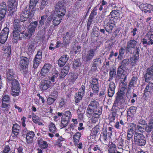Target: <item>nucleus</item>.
I'll return each instance as SVG.
<instances>
[{
	"label": "nucleus",
	"instance_id": "57",
	"mask_svg": "<svg viewBox=\"0 0 153 153\" xmlns=\"http://www.w3.org/2000/svg\"><path fill=\"white\" fill-rule=\"evenodd\" d=\"M137 129L140 132H144L146 130V125L144 126H140L137 125Z\"/></svg>",
	"mask_w": 153,
	"mask_h": 153
},
{
	"label": "nucleus",
	"instance_id": "10",
	"mask_svg": "<svg viewBox=\"0 0 153 153\" xmlns=\"http://www.w3.org/2000/svg\"><path fill=\"white\" fill-rule=\"evenodd\" d=\"M114 23V20L112 18L108 20L106 19L103 22V27L108 34L112 33L113 28L115 25Z\"/></svg>",
	"mask_w": 153,
	"mask_h": 153
},
{
	"label": "nucleus",
	"instance_id": "56",
	"mask_svg": "<svg viewBox=\"0 0 153 153\" xmlns=\"http://www.w3.org/2000/svg\"><path fill=\"white\" fill-rule=\"evenodd\" d=\"M124 140L122 139H120L118 140L117 146L118 149L123 150V147L124 146Z\"/></svg>",
	"mask_w": 153,
	"mask_h": 153
},
{
	"label": "nucleus",
	"instance_id": "59",
	"mask_svg": "<svg viewBox=\"0 0 153 153\" xmlns=\"http://www.w3.org/2000/svg\"><path fill=\"white\" fill-rule=\"evenodd\" d=\"M121 30L120 27H118L116 28L114 32L113 36L115 38L119 35V32Z\"/></svg>",
	"mask_w": 153,
	"mask_h": 153
},
{
	"label": "nucleus",
	"instance_id": "8",
	"mask_svg": "<svg viewBox=\"0 0 153 153\" xmlns=\"http://www.w3.org/2000/svg\"><path fill=\"white\" fill-rule=\"evenodd\" d=\"M134 142L137 146H142L146 143V139L143 134L135 132L134 134Z\"/></svg>",
	"mask_w": 153,
	"mask_h": 153
},
{
	"label": "nucleus",
	"instance_id": "62",
	"mask_svg": "<svg viewBox=\"0 0 153 153\" xmlns=\"http://www.w3.org/2000/svg\"><path fill=\"white\" fill-rule=\"evenodd\" d=\"M118 13V12L116 10H113L110 13V15L111 16V18H112L114 20V19L117 17V14Z\"/></svg>",
	"mask_w": 153,
	"mask_h": 153
},
{
	"label": "nucleus",
	"instance_id": "9",
	"mask_svg": "<svg viewBox=\"0 0 153 153\" xmlns=\"http://www.w3.org/2000/svg\"><path fill=\"white\" fill-rule=\"evenodd\" d=\"M144 46H150L153 45V30H150L146 34L142 41Z\"/></svg>",
	"mask_w": 153,
	"mask_h": 153
},
{
	"label": "nucleus",
	"instance_id": "63",
	"mask_svg": "<svg viewBox=\"0 0 153 153\" xmlns=\"http://www.w3.org/2000/svg\"><path fill=\"white\" fill-rule=\"evenodd\" d=\"M94 47L95 48L93 49L94 50V51L95 52L97 49H98L99 48L100 46V45L101 44V42L100 41H96L94 43Z\"/></svg>",
	"mask_w": 153,
	"mask_h": 153
},
{
	"label": "nucleus",
	"instance_id": "6",
	"mask_svg": "<svg viewBox=\"0 0 153 153\" xmlns=\"http://www.w3.org/2000/svg\"><path fill=\"white\" fill-rule=\"evenodd\" d=\"M124 100L123 99L116 97L111 111H114L119 114L122 113L120 110L124 108L123 104L122 103Z\"/></svg>",
	"mask_w": 153,
	"mask_h": 153
},
{
	"label": "nucleus",
	"instance_id": "3",
	"mask_svg": "<svg viewBox=\"0 0 153 153\" xmlns=\"http://www.w3.org/2000/svg\"><path fill=\"white\" fill-rule=\"evenodd\" d=\"M35 13L34 10H32L31 9H30V8H27L26 7L22 10V12L20 13V21L22 22H25L27 21L28 19L27 25H25V26H27L28 24L30 22V20L33 16Z\"/></svg>",
	"mask_w": 153,
	"mask_h": 153
},
{
	"label": "nucleus",
	"instance_id": "11",
	"mask_svg": "<svg viewBox=\"0 0 153 153\" xmlns=\"http://www.w3.org/2000/svg\"><path fill=\"white\" fill-rule=\"evenodd\" d=\"M85 94V83L82 85L74 95V102L78 105L82 99Z\"/></svg>",
	"mask_w": 153,
	"mask_h": 153
},
{
	"label": "nucleus",
	"instance_id": "27",
	"mask_svg": "<svg viewBox=\"0 0 153 153\" xmlns=\"http://www.w3.org/2000/svg\"><path fill=\"white\" fill-rule=\"evenodd\" d=\"M109 86V87L108 89V95L109 97H111L114 94L116 85L114 82H111Z\"/></svg>",
	"mask_w": 153,
	"mask_h": 153
},
{
	"label": "nucleus",
	"instance_id": "12",
	"mask_svg": "<svg viewBox=\"0 0 153 153\" xmlns=\"http://www.w3.org/2000/svg\"><path fill=\"white\" fill-rule=\"evenodd\" d=\"M137 42V40L131 39L127 43L126 46V54L131 55L132 49L136 48Z\"/></svg>",
	"mask_w": 153,
	"mask_h": 153
},
{
	"label": "nucleus",
	"instance_id": "34",
	"mask_svg": "<svg viewBox=\"0 0 153 153\" xmlns=\"http://www.w3.org/2000/svg\"><path fill=\"white\" fill-rule=\"evenodd\" d=\"M108 147L109 153H122L121 152L117 151L116 145L112 143L109 145Z\"/></svg>",
	"mask_w": 153,
	"mask_h": 153
},
{
	"label": "nucleus",
	"instance_id": "5",
	"mask_svg": "<svg viewBox=\"0 0 153 153\" xmlns=\"http://www.w3.org/2000/svg\"><path fill=\"white\" fill-rule=\"evenodd\" d=\"M11 99L8 94H3L1 99V107L2 111L5 113H8L10 108Z\"/></svg>",
	"mask_w": 153,
	"mask_h": 153
},
{
	"label": "nucleus",
	"instance_id": "30",
	"mask_svg": "<svg viewBox=\"0 0 153 153\" xmlns=\"http://www.w3.org/2000/svg\"><path fill=\"white\" fill-rule=\"evenodd\" d=\"M51 84V82L48 80H44L41 82L40 88L43 90H45L49 88Z\"/></svg>",
	"mask_w": 153,
	"mask_h": 153
},
{
	"label": "nucleus",
	"instance_id": "40",
	"mask_svg": "<svg viewBox=\"0 0 153 153\" xmlns=\"http://www.w3.org/2000/svg\"><path fill=\"white\" fill-rule=\"evenodd\" d=\"M66 100L63 98H62L59 101L58 108L61 109H64L66 106Z\"/></svg>",
	"mask_w": 153,
	"mask_h": 153
},
{
	"label": "nucleus",
	"instance_id": "23",
	"mask_svg": "<svg viewBox=\"0 0 153 153\" xmlns=\"http://www.w3.org/2000/svg\"><path fill=\"white\" fill-rule=\"evenodd\" d=\"M52 67V65L49 63L45 64L41 69L40 72L41 75L42 76H45L49 72Z\"/></svg>",
	"mask_w": 153,
	"mask_h": 153
},
{
	"label": "nucleus",
	"instance_id": "28",
	"mask_svg": "<svg viewBox=\"0 0 153 153\" xmlns=\"http://www.w3.org/2000/svg\"><path fill=\"white\" fill-rule=\"evenodd\" d=\"M37 22L35 21L31 22L28 27V33L29 36H30L33 33L36 27Z\"/></svg>",
	"mask_w": 153,
	"mask_h": 153
},
{
	"label": "nucleus",
	"instance_id": "50",
	"mask_svg": "<svg viewBox=\"0 0 153 153\" xmlns=\"http://www.w3.org/2000/svg\"><path fill=\"white\" fill-rule=\"evenodd\" d=\"M134 49L133 52H132V56L139 58L140 52V49L139 47L137 48V47Z\"/></svg>",
	"mask_w": 153,
	"mask_h": 153
},
{
	"label": "nucleus",
	"instance_id": "46",
	"mask_svg": "<svg viewBox=\"0 0 153 153\" xmlns=\"http://www.w3.org/2000/svg\"><path fill=\"white\" fill-rule=\"evenodd\" d=\"M139 59L138 58L133 56L130 58L131 64L132 67L137 65Z\"/></svg>",
	"mask_w": 153,
	"mask_h": 153
},
{
	"label": "nucleus",
	"instance_id": "49",
	"mask_svg": "<svg viewBox=\"0 0 153 153\" xmlns=\"http://www.w3.org/2000/svg\"><path fill=\"white\" fill-rule=\"evenodd\" d=\"M130 62L128 59H123L121 63V67H123L126 68V67L129 64Z\"/></svg>",
	"mask_w": 153,
	"mask_h": 153
},
{
	"label": "nucleus",
	"instance_id": "22",
	"mask_svg": "<svg viewBox=\"0 0 153 153\" xmlns=\"http://www.w3.org/2000/svg\"><path fill=\"white\" fill-rule=\"evenodd\" d=\"M93 65L91 67V70L93 71H96L97 68H99L101 65V59L100 57L94 59L93 61Z\"/></svg>",
	"mask_w": 153,
	"mask_h": 153
},
{
	"label": "nucleus",
	"instance_id": "44",
	"mask_svg": "<svg viewBox=\"0 0 153 153\" xmlns=\"http://www.w3.org/2000/svg\"><path fill=\"white\" fill-rule=\"evenodd\" d=\"M99 128L97 126L94 127L93 129L91 134V135L92 138H95L96 137L98 133L99 132Z\"/></svg>",
	"mask_w": 153,
	"mask_h": 153
},
{
	"label": "nucleus",
	"instance_id": "36",
	"mask_svg": "<svg viewBox=\"0 0 153 153\" xmlns=\"http://www.w3.org/2000/svg\"><path fill=\"white\" fill-rule=\"evenodd\" d=\"M8 4L10 10H15L18 4L16 0H8Z\"/></svg>",
	"mask_w": 153,
	"mask_h": 153
},
{
	"label": "nucleus",
	"instance_id": "14",
	"mask_svg": "<svg viewBox=\"0 0 153 153\" xmlns=\"http://www.w3.org/2000/svg\"><path fill=\"white\" fill-rule=\"evenodd\" d=\"M90 83L93 92L94 94H97L99 92L100 87L98 79L95 77L93 78L90 81Z\"/></svg>",
	"mask_w": 153,
	"mask_h": 153
},
{
	"label": "nucleus",
	"instance_id": "61",
	"mask_svg": "<svg viewBox=\"0 0 153 153\" xmlns=\"http://www.w3.org/2000/svg\"><path fill=\"white\" fill-rule=\"evenodd\" d=\"M11 151V149L8 145L5 146L2 152V153H9Z\"/></svg>",
	"mask_w": 153,
	"mask_h": 153
},
{
	"label": "nucleus",
	"instance_id": "43",
	"mask_svg": "<svg viewBox=\"0 0 153 153\" xmlns=\"http://www.w3.org/2000/svg\"><path fill=\"white\" fill-rule=\"evenodd\" d=\"M38 1V0H30L29 7L30 9L34 10V12H35L36 10L35 7L37 4Z\"/></svg>",
	"mask_w": 153,
	"mask_h": 153
},
{
	"label": "nucleus",
	"instance_id": "60",
	"mask_svg": "<svg viewBox=\"0 0 153 153\" xmlns=\"http://www.w3.org/2000/svg\"><path fill=\"white\" fill-rule=\"evenodd\" d=\"M126 68H124L123 67H121V65H120L118 68L117 71V74H121L124 72H126V71H125L124 69Z\"/></svg>",
	"mask_w": 153,
	"mask_h": 153
},
{
	"label": "nucleus",
	"instance_id": "20",
	"mask_svg": "<svg viewBox=\"0 0 153 153\" xmlns=\"http://www.w3.org/2000/svg\"><path fill=\"white\" fill-rule=\"evenodd\" d=\"M139 7L140 9L145 13H151V9L152 7V5L147 3H142L140 5Z\"/></svg>",
	"mask_w": 153,
	"mask_h": 153
},
{
	"label": "nucleus",
	"instance_id": "55",
	"mask_svg": "<svg viewBox=\"0 0 153 153\" xmlns=\"http://www.w3.org/2000/svg\"><path fill=\"white\" fill-rule=\"evenodd\" d=\"M50 96L56 99L57 98L58 96V92L57 91L54 89H53L51 90Z\"/></svg>",
	"mask_w": 153,
	"mask_h": 153
},
{
	"label": "nucleus",
	"instance_id": "51",
	"mask_svg": "<svg viewBox=\"0 0 153 153\" xmlns=\"http://www.w3.org/2000/svg\"><path fill=\"white\" fill-rule=\"evenodd\" d=\"M38 51L37 52V53L35 57L33 60V67L34 69L37 68L38 66Z\"/></svg>",
	"mask_w": 153,
	"mask_h": 153
},
{
	"label": "nucleus",
	"instance_id": "29",
	"mask_svg": "<svg viewBox=\"0 0 153 153\" xmlns=\"http://www.w3.org/2000/svg\"><path fill=\"white\" fill-rule=\"evenodd\" d=\"M35 134L32 131H29L28 133L26 134V139L27 144L31 143L33 141V138L34 137Z\"/></svg>",
	"mask_w": 153,
	"mask_h": 153
},
{
	"label": "nucleus",
	"instance_id": "54",
	"mask_svg": "<svg viewBox=\"0 0 153 153\" xmlns=\"http://www.w3.org/2000/svg\"><path fill=\"white\" fill-rule=\"evenodd\" d=\"M81 65V62H80V60L79 59L75 60L73 64V67L74 68L76 69L77 68L79 67Z\"/></svg>",
	"mask_w": 153,
	"mask_h": 153
},
{
	"label": "nucleus",
	"instance_id": "19",
	"mask_svg": "<svg viewBox=\"0 0 153 153\" xmlns=\"http://www.w3.org/2000/svg\"><path fill=\"white\" fill-rule=\"evenodd\" d=\"M21 126L17 123L13 124L12 127V135L13 138L18 137L21 130Z\"/></svg>",
	"mask_w": 153,
	"mask_h": 153
},
{
	"label": "nucleus",
	"instance_id": "37",
	"mask_svg": "<svg viewBox=\"0 0 153 153\" xmlns=\"http://www.w3.org/2000/svg\"><path fill=\"white\" fill-rule=\"evenodd\" d=\"M81 136V133L79 132H77L73 136V138L74 145L77 144L79 142Z\"/></svg>",
	"mask_w": 153,
	"mask_h": 153
},
{
	"label": "nucleus",
	"instance_id": "32",
	"mask_svg": "<svg viewBox=\"0 0 153 153\" xmlns=\"http://www.w3.org/2000/svg\"><path fill=\"white\" fill-rule=\"evenodd\" d=\"M120 114L114 111H111V113L108 117L109 123L114 122L116 118Z\"/></svg>",
	"mask_w": 153,
	"mask_h": 153
},
{
	"label": "nucleus",
	"instance_id": "48",
	"mask_svg": "<svg viewBox=\"0 0 153 153\" xmlns=\"http://www.w3.org/2000/svg\"><path fill=\"white\" fill-rule=\"evenodd\" d=\"M130 126V127H132L128 129L127 132V134L133 135L134 131V129L133 128H134H134H136V125L134 123H132L131 124Z\"/></svg>",
	"mask_w": 153,
	"mask_h": 153
},
{
	"label": "nucleus",
	"instance_id": "52",
	"mask_svg": "<svg viewBox=\"0 0 153 153\" xmlns=\"http://www.w3.org/2000/svg\"><path fill=\"white\" fill-rule=\"evenodd\" d=\"M137 78L135 76H133L129 83V85L130 87H132L134 86V84L137 81Z\"/></svg>",
	"mask_w": 153,
	"mask_h": 153
},
{
	"label": "nucleus",
	"instance_id": "38",
	"mask_svg": "<svg viewBox=\"0 0 153 153\" xmlns=\"http://www.w3.org/2000/svg\"><path fill=\"white\" fill-rule=\"evenodd\" d=\"M125 52L126 53V49H124L123 47H121L119 50V55L117 58L119 60H121L122 59Z\"/></svg>",
	"mask_w": 153,
	"mask_h": 153
},
{
	"label": "nucleus",
	"instance_id": "45",
	"mask_svg": "<svg viewBox=\"0 0 153 153\" xmlns=\"http://www.w3.org/2000/svg\"><path fill=\"white\" fill-rule=\"evenodd\" d=\"M39 147L42 149L46 148L48 146V144L46 141L41 140H39Z\"/></svg>",
	"mask_w": 153,
	"mask_h": 153
},
{
	"label": "nucleus",
	"instance_id": "18",
	"mask_svg": "<svg viewBox=\"0 0 153 153\" xmlns=\"http://www.w3.org/2000/svg\"><path fill=\"white\" fill-rule=\"evenodd\" d=\"M112 128L111 127H109L108 128V131H109V132L107 133V130L105 129L100 134V138L102 139L105 143L107 142L108 140L107 134L110 137L112 135Z\"/></svg>",
	"mask_w": 153,
	"mask_h": 153
},
{
	"label": "nucleus",
	"instance_id": "35",
	"mask_svg": "<svg viewBox=\"0 0 153 153\" xmlns=\"http://www.w3.org/2000/svg\"><path fill=\"white\" fill-rule=\"evenodd\" d=\"M127 88L125 87H121L119 91L117 93L116 97L124 99L123 96H125Z\"/></svg>",
	"mask_w": 153,
	"mask_h": 153
},
{
	"label": "nucleus",
	"instance_id": "39",
	"mask_svg": "<svg viewBox=\"0 0 153 153\" xmlns=\"http://www.w3.org/2000/svg\"><path fill=\"white\" fill-rule=\"evenodd\" d=\"M136 107L135 106H132L130 107L129 111L127 112V116H129L132 118L134 117V114L136 113Z\"/></svg>",
	"mask_w": 153,
	"mask_h": 153
},
{
	"label": "nucleus",
	"instance_id": "64",
	"mask_svg": "<svg viewBox=\"0 0 153 153\" xmlns=\"http://www.w3.org/2000/svg\"><path fill=\"white\" fill-rule=\"evenodd\" d=\"M56 99L49 97L47 99V102L48 105L52 104L55 101Z\"/></svg>",
	"mask_w": 153,
	"mask_h": 153
},
{
	"label": "nucleus",
	"instance_id": "26",
	"mask_svg": "<svg viewBox=\"0 0 153 153\" xmlns=\"http://www.w3.org/2000/svg\"><path fill=\"white\" fill-rule=\"evenodd\" d=\"M95 52L94 49H90L87 51L86 55L84 57L85 60L88 62L91 60L94 56Z\"/></svg>",
	"mask_w": 153,
	"mask_h": 153
},
{
	"label": "nucleus",
	"instance_id": "16",
	"mask_svg": "<svg viewBox=\"0 0 153 153\" xmlns=\"http://www.w3.org/2000/svg\"><path fill=\"white\" fill-rule=\"evenodd\" d=\"M144 78L146 82H148L153 77V64L147 68L146 73L144 74Z\"/></svg>",
	"mask_w": 153,
	"mask_h": 153
},
{
	"label": "nucleus",
	"instance_id": "17",
	"mask_svg": "<svg viewBox=\"0 0 153 153\" xmlns=\"http://www.w3.org/2000/svg\"><path fill=\"white\" fill-rule=\"evenodd\" d=\"M144 90L143 96L145 100H147L149 96V94L152 93V88H153V83L149 82Z\"/></svg>",
	"mask_w": 153,
	"mask_h": 153
},
{
	"label": "nucleus",
	"instance_id": "24",
	"mask_svg": "<svg viewBox=\"0 0 153 153\" xmlns=\"http://www.w3.org/2000/svg\"><path fill=\"white\" fill-rule=\"evenodd\" d=\"M71 38V37H70V38L69 39H66V36H64L63 37V43H62L61 41H58L56 42V45L55 46V48H57L60 47H61L62 48L64 47H65L67 45H69L70 43Z\"/></svg>",
	"mask_w": 153,
	"mask_h": 153
},
{
	"label": "nucleus",
	"instance_id": "58",
	"mask_svg": "<svg viewBox=\"0 0 153 153\" xmlns=\"http://www.w3.org/2000/svg\"><path fill=\"white\" fill-rule=\"evenodd\" d=\"M34 44V43H31L29 44L28 51L29 53H32L33 51L35 45Z\"/></svg>",
	"mask_w": 153,
	"mask_h": 153
},
{
	"label": "nucleus",
	"instance_id": "4",
	"mask_svg": "<svg viewBox=\"0 0 153 153\" xmlns=\"http://www.w3.org/2000/svg\"><path fill=\"white\" fill-rule=\"evenodd\" d=\"M14 30L13 31V41L16 43L19 39H20V33L22 31V26L18 20H15L13 23Z\"/></svg>",
	"mask_w": 153,
	"mask_h": 153
},
{
	"label": "nucleus",
	"instance_id": "13",
	"mask_svg": "<svg viewBox=\"0 0 153 153\" xmlns=\"http://www.w3.org/2000/svg\"><path fill=\"white\" fill-rule=\"evenodd\" d=\"M29 65V59L24 56L19 58V65L21 71H26Z\"/></svg>",
	"mask_w": 153,
	"mask_h": 153
},
{
	"label": "nucleus",
	"instance_id": "42",
	"mask_svg": "<svg viewBox=\"0 0 153 153\" xmlns=\"http://www.w3.org/2000/svg\"><path fill=\"white\" fill-rule=\"evenodd\" d=\"M49 131L51 133L55 134L57 131V129L53 123L51 122L49 125Z\"/></svg>",
	"mask_w": 153,
	"mask_h": 153
},
{
	"label": "nucleus",
	"instance_id": "2",
	"mask_svg": "<svg viewBox=\"0 0 153 153\" xmlns=\"http://www.w3.org/2000/svg\"><path fill=\"white\" fill-rule=\"evenodd\" d=\"M55 8L57 13H59L56 17H54L52 21L53 25L56 26L61 22L63 16L65 15L66 9L63 3L61 1H59L56 4Z\"/></svg>",
	"mask_w": 153,
	"mask_h": 153
},
{
	"label": "nucleus",
	"instance_id": "21",
	"mask_svg": "<svg viewBox=\"0 0 153 153\" xmlns=\"http://www.w3.org/2000/svg\"><path fill=\"white\" fill-rule=\"evenodd\" d=\"M97 14V12L96 10H93L90 13L88 18L87 25V33H88L90 30V25L92 23V22L95 16Z\"/></svg>",
	"mask_w": 153,
	"mask_h": 153
},
{
	"label": "nucleus",
	"instance_id": "15",
	"mask_svg": "<svg viewBox=\"0 0 153 153\" xmlns=\"http://www.w3.org/2000/svg\"><path fill=\"white\" fill-rule=\"evenodd\" d=\"M7 27H4L0 33V43L2 44H4L8 37L9 29Z\"/></svg>",
	"mask_w": 153,
	"mask_h": 153
},
{
	"label": "nucleus",
	"instance_id": "25",
	"mask_svg": "<svg viewBox=\"0 0 153 153\" xmlns=\"http://www.w3.org/2000/svg\"><path fill=\"white\" fill-rule=\"evenodd\" d=\"M102 109L99 108L98 110L93 111L92 115V120L93 122L95 123L98 121V119L102 114Z\"/></svg>",
	"mask_w": 153,
	"mask_h": 153
},
{
	"label": "nucleus",
	"instance_id": "41",
	"mask_svg": "<svg viewBox=\"0 0 153 153\" xmlns=\"http://www.w3.org/2000/svg\"><path fill=\"white\" fill-rule=\"evenodd\" d=\"M153 129V118L151 119L149 121L148 125H146V131L149 132L152 131Z\"/></svg>",
	"mask_w": 153,
	"mask_h": 153
},
{
	"label": "nucleus",
	"instance_id": "47",
	"mask_svg": "<svg viewBox=\"0 0 153 153\" xmlns=\"http://www.w3.org/2000/svg\"><path fill=\"white\" fill-rule=\"evenodd\" d=\"M116 75V70L115 69H113L112 70H110L109 73V77L107 81H111Z\"/></svg>",
	"mask_w": 153,
	"mask_h": 153
},
{
	"label": "nucleus",
	"instance_id": "31",
	"mask_svg": "<svg viewBox=\"0 0 153 153\" xmlns=\"http://www.w3.org/2000/svg\"><path fill=\"white\" fill-rule=\"evenodd\" d=\"M78 77V75L75 73H70L68 75V80L70 83L73 84Z\"/></svg>",
	"mask_w": 153,
	"mask_h": 153
},
{
	"label": "nucleus",
	"instance_id": "1",
	"mask_svg": "<svg viewBox=\"0 0 153 153\" xmlns=\"http://www.w3.org/2000/svg\"><path fill=\"white\" fill-rule=\"evenodd\" d=\"M6 74L8 82L11 81V94L14 97L19 96L20 91V86L16 79H15V72L13 69L7 68Z\"/></svg>",
	"mask_w": 153,
	"mask_h": 153
},
{
	"label": "nucleus",
	"instance_id": "53",
	"mask_svg": "<svg viewBox=\"0 0 153 153\" xmlns=\"http://www.w3.org/2000/svg\"><path fill=\"white\" fill-rule=\"evenodd\" d=\"M7 12V6L6 3L4 1L0 4V11Z\"/></svg>",
	"mask_w": 153,
	"mask_h": 153
},
{
	"label": "nucleus",
	"instance_id": "7",
	"mask_svg": "<svg viewBox=\"0 0 153 153\" xmlns=\"http://www.w3.org/2000/svg\"><path fill=\"white\" fill-rule=\"evenodd\" d=\"M99 108L102 109V107L99 106L98 101L96 100H92L87 108V114L88 115L89 117H91L93 114V111L98 110Z\"/></svg>",
	"mask_w": 153,
	"mask_h": 153
},
{
	"label": "nucleus",
	"instance_id": "33",
	"mask_svg": "<svg viewBox=\"0 0 153 153\" xmlns=\"http://www.w3.org/2000/svg\"><path fill=\"white\" fill-rule=\"evenodd\" d=\"M71 117V112L69 111H66L62 116L61 120L70 122Z\"/></svg>",
	"mask_w": 153,
	"mask_h": 153
}]
</instances>
